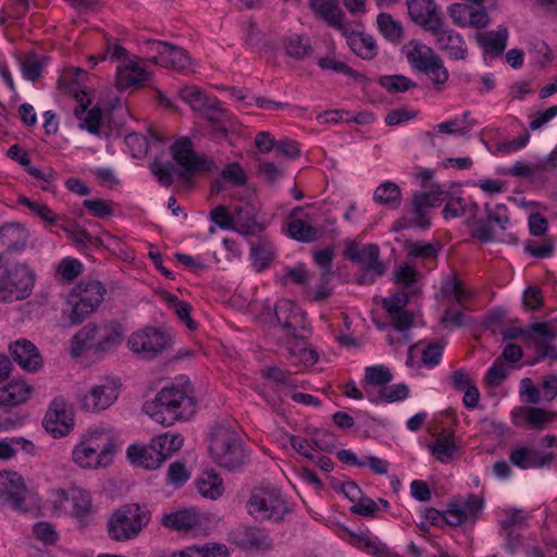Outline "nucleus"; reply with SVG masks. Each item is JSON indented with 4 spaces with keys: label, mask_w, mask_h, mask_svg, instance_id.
<instances>
[{
    "label": "nucleus",
    "mask_w": 557,
    "mask_h": 557,
    "mask_svg": "<svg viewBox=\"0 0 557 557\" xmlns=\"http://www.w3.org/2000/svg\"><path fill=\"white\" fill-rule=\"evenodd\" d=\"M163 49V58L160 59V66L173 69L175 71H185L190 65V58L183 48L169 44L160 46Z\"/></svg>",
    "instance_id": "c756f323"
},
{
    "label": "nucleus",
    "mask_w": 557,
    "mask_h": 557,
    "mask_svg": "<svg viewBox=\"0 0 557 557\" xmlns=\"http://www.w3.org/2000/svg\"><path fill=\"white\" fill-rule=\"evenodd\" d=\"M180 97L183 101L187 102L194 111H199L203 108V103L208 96L196 86H189L180 90Z\"/></svg>",
    "instance_id": "4d7b16f0"
},
{
    "label": "nucleus",
    "mask_w": 557,
    "mask_h": 557,
    "mask_svg": "<svg viewBox=\"0 0 557 557\" xmlns=\"http://www.w3.org/2000/svg\"><path fill=\"white\" fill-rule=\"evenodd\" d=\"M196 486L203 497L210 499L219 498L224 492L223 480L214 470L205 471L196 480Z\"/></svg>",
    "instance_id": "2f4dec72"
},
{
    "label": "nucleus",
    "mask_w": 557,
    "mask_h": 557,
    "mask_svg": "<svg viewBox=\"0 0 557 557\" xmlns=\"http://www.w3.org/2000/svg\"><path fill=\"white\" fill-rule=\"evenodd\" d=\"M274 256L273 246L265 242H260L252 245L250 250V258L253 268L260 272L269 267Z\"/></svg>",
    "instance_id": "37998d69"
},
{
    "label": "nucleus",
    "mask_w": 557,
    "mask_h": 557,
    "mask_svg": "<svg viewBox=\"0 0 557 557\" xmlns=\"http://www.w3.org/2000/svg\"><path fill=\"white\" fill-rule=\"evenodd\" d=\"M210 220L222 230L233 231L235 212L232 214L225 206H218L210 211Z\"/></svg>",
    "instance_id": "bf43d9fd"
},
{
    "label": "nucleus",
    "mask_w": 557,
    "mask_h": 557,
    "mask_svg": "<svg viewBox=\"0 0 557 557\" xmlns=\"http://www.w3.org/2000/svg\"><path fill=\"white\" fill-rule=\"evenodd\" d=\"M527 516L523 515L521 509L509 508L504 511V518L500 520V529L505 530H515L516 527H522L525 524Z\"/></svg>",
    "instance_id": "680f3d73"
},
{
    "label": "nucleus",
    "mask_w": 557,
    "mask_h": 557,
    "mask_svg": "<svg viewBox=\"0 0 557 557\" xmlns=\"http://www.w3.org/2000/svg\"><path fill=\"white\" fill-rule=\"evenodd\" d=\"M119 392L111 384L94 386L87 394L81 398L82 409L89 412H98L110 407L117 398Z\"/></svg>",
    "instance_id": "f3484780"
},
{
    "label": "nucleus",
    "mask_w": 557,
    "mask_h": 557,
    "mask_svg": "<svg viewBox=\"0 0 557 557\" xmlns=\"http://www.w3.org/2000/svg\"><path fill=\"white\" fill-rule=\"evenodd\" d=\"M208 449L212 461L230 472L240 471L250 461V450L239 433L223 422L212 426Z\"/></svg>",
    "instance_id": "f257e3e1"
},
{
    "label": "nucleus",
    "mask_w": 557,
    "mask_h": 557,
    "mask_svg": "<svg viewBox=\"0 0 557 557\" xmlns=\"http://www.w3.org/2000/svg\"><path fill=\"white\" fill-rule=\"evenodd\" d=\"M170 152L181 168L177 170V176L184 181H188L191 174L210 173L218 170L211 158L199 156L194 151L193 143L188 137L176 140L170 147Z\"/></svg>",
    "instance_id": "0eeeda50"
},
{
    "label": "nucleus",
    "mask_w": 557,
    "mask_h": 557,
    "mask_svg": "<svg viewBox=\"0 0 557 557\" xmlns=\"http://www.w3.org/2000/svg\"><path fill=\"white\" fill-rule=\"evenodd\" d=\"M26 492L23 478L18 473H0V503H8L14 509L26 511L23 507Z\"/></svg>",
    "instance_id": "4468645a"
},
{
    "label": "nucleus",
    "mask_w": 557,
    "mask_h": 557,
    "mask_svg": "<svg viewBox=\"0 0 557 557\" xmlns=\"http://www.w3.org/2000/svg\"><path fill=\"white\" fill-rule=\"evenodd\" d=\"M106 294L104 286L99 281L79 282L71 295L89 305L90 309H97Z\"/></svg>",
    "instance_id": "5701e85b"
},
{
    "label": "nucleus",
    "mask_w": 557,
    "mask_h": 557,
    "mask_svg": "<svg viewBox=\"0 0 557 557\" xmlns=\"http://www.w3.org/2000/svg\"><path fill=\"white\" fill-rule=\"evenodd\" d=\"M223 180L232 183L235 186H244L247 182V176L239 163L233 162L226 165L221 173Z\"/></svg>",
    "instance_id": "0e129e2a"
},
{
    "label": "nucleus",
    "mask_w": 557,
    "mask_h": 557,
    "mask_svg": "<svg viewBox=\"0 0 557 557\" xmlns=\"http://www.w3.org/2000/svg\"><path fill=\"white\" fill-rule=\"evenodd\" d=\"M435 37V42L441 51L450 59L465 60L468 55V47L463 38L453 29L444 27V21L436 30L430 32Z\"/></svg>",
    "instance_id": "dca6fc26"
},
{
    "label": "nucleus",
    "mask_w": 557,
    "mask_h": 557,
    "mask_svg": "<svg viewBox=\"0 0 557 557\" xmlns=\"http://www.w3.org/2000/svg\"><path fill=\"white\" fill-rule=\"evenodd\" d=\"M393 380L391 370L385 366H371L367 367L364 371V379L362 381V387L366 396L368 397V391L377 393V389L385 386Z\"/></svg>",
    "instance_id": "7c9ffc66"
},
{
    "label": "nucleus",
    "mask_w": 557,
    "mask_h": 557,
    "mask_svg": "<svg viewBox=\"0 0 557 557\" xmlns=\"http://www.w3.org/2000/svg\"><path fill=\"white\" fill-rule=\"evenodd\" d=\"M317 63L323 70H331L336 73L345 74L352 78L359 77V74L357 71H355L354 69L348 66L346 63H344L342 61H337L332 57L318 58Z\"/></svg>",
    "instance_id": "13d9d810"
},
{
    "label": "nucleus",
    "mask_w": 557,
    "mask_h": 557,
    "mask_svg": "<svg viewBox=\"0 0 557 557\" xmlns=\"http://www.w3.org/2000/svg\"><path fill=\"white\" fill-rule=\"evenodd\" d=\"M10 354L12 359L28 372H36L42 366L37 347L28 339H17L10 346Z\"/></svg>",
    "instance_id": "a211bd4d"
},
{
    "label": "nucleus",
    "mask_w": 557,
    "mask_h": 557,
    "mask_svg": "<svg viewBox=\"0 0 557 557\" xmlns=\"http://www.w3.org/2000/svg\"><path fill=\"white\" fill-rule=\"evenodd\" d=\"M165 528L176 531H189L199 524V517L193 509H183L162 517Z\"/></svg>",
    "instance_id": "cd10ccee"
},
{
    "label": "nucleus",
    "mask_w": 557,
    "mask_h": 557,
    "mask_svg": "<svg viewBox=\"0 0 557 557\" xmlns=\"http://www.w3.org/2000/svg\"><path fill=\"white\" fill-rule=\"evenodd\" d=\"M349 46L358 57L364 60H372L377 53L374 38L364 34H361L356 38H351L349 40Z\"/></svg>",
    "instance_id": "c03bdc74"
},
{
    "label": "nucleus",
    "mask_w": 557,
    "mask_h": 557,
    "mask_svg": "<svg viewBox=\"0 0 557 557\" xmlns=\"http://www.w3.org/2000/svg\"><path fill=\"white\" fill-rule=\"evenodd\" d=\"M98 327V324L88 323L72 337L71 352L74 357L81 356L84 350L94 351V343L97 341Z\"/></svg>",
    "instance_id": "473e14b6"
},
{
    "label": "nucleus",
    "mask_w": 557,
    "mask_h": 557,
    "mask_svg": "<svg viewBox=\"0 0 557 557\" xmlns=\"http://www.w3.org/2000/svg\"><path fill=\"white\" fill-rule=\"evenodd\" d=\"M409 388L406 384L400 383L388 386L387 384L377 389V393L368 391V399L371 403H394L404 400L408 397Z\"/></svg>",
    "instance_id": "f704fd0d"
},
{
    "label": "nucleus",
    "mask_w": 557,
    "mask_h": 557,
    "mask_svg": "<svg viewBox=\"0 0 557 557\" xmlns=\"http://www.w3.org/2000/svg\"><path fill=\"white\" fill-rule=\"evenodd\" d=\"M151 512L146 505L128 503L113 510L108 517L107 532L115 542H127L139 536L149 524Z\"/></svg>",
    "instance_id": "7ed1b4c3"
},
{
    "label": "nucleus",
    "mask_w": 557,
    "mask_h": 557,
    "mask_svg": "<svg viewBox=\"0 0 557 557\" xmlns=\"http://www.w3.org/2000/svg\"><path fill=\"white\" fill-rule=\"evenodd\" d=\"M82 263L76 259H64L58 267L59 274L66 281H73L82 272Z\"/></svg>",
    "instance_id": "774afa93"
},
{
    "label": "nucleus",
    "mask_w": 557,
    "mask_h": 557,
    "mask_svg": "<svg viewBox=\"0 0 557 557\" xmlns=\"http://www.w3.org/2000/svg\"><path fill=\"white\" fill-rule=\"evenodd\" d=\"M334 257V251L332 248H324L321 250H317L313 253L314 262L322 268L321 281L330 282V278L333 274L332 271V261Z\"/></svg>",
    "instance_id": "6e6d98bb"
},
{
    "label": "nucleus",
    "mask_w": 557,
    "mask_h": 557,
    "mask_svg": "<svg viewBox=\"0 0 557 557\" xmlns=\"http://www.w3.org/2000/svg\"><path fill=\"white\" fill-rule=\"evenodd\" d=\"M420 72L426 74L438 90H442L443 86L449 78L448 70L445 67L444 62L440 55L425 67H423Z\"/></svg>",
    "instance_id": "49530a36"
},
{
    "label": "nucleus",
    "mask_w": 557,
    "mask_h": 557,
    "mask_svg": "<svg viewBox=\"0 0 557 557\" xmlns=\"http://www.w3.org/2000/svg\"><path fill=\"white\" fill-rule=\"evenodd\" d=\"M21 69L23 76L32 82H35L39 78L41 71L44 69L42 60L38 59L35 54L26 57L21 62Z\"/></svg>",
    "instance_id": "052dcab7"
},
{
    "label": "nucleus",
    "mask_w": 557,
    "mask_h": 557,
    "mask_svg": "<svg viewBox=\"0 0 557 557\" xmlns=\"http://www.w3.org/2000/svg\"><path fill=\"white\" fill-rule=\"evenodd\" d=\"M233 231L243 235H256L261 226L248 209L236 208Z\"/></svg>",
    "instance_id": "4c0bfd02"
},
{
    "label": "nucleus",
    "mask_w": 557,
    "mask_h": 557,
    "mask_svg": "<svg viewBox=\"0 0 557 557\" xmlns=\"http://www.w3.org/2000/svg\"><path fill=\"white\" fill-rule=\"evenodd\" d=\"M494 224L487 216L476 222L475 228L472 231V236L481 243H491L495 240Z\"/></svg>",
    "instance_id": "69168bd1"
},
{
    "label": "nucleus",
    "mask_w": 557,
    "mask_h": 557,
    "mask_svg": "<svg viewBox=\"0 0 557 557\" xmlns=\"http://www.w3.org/2000/svg\"><path fill=\"white\" fill-rule=\"evenodd\" d=\"M289 236L299 242H313L318 238V230L302 220H293L288 224Z\"/></svg>",
    "instance_id": "de8ad7c7"
},
{
    "label": "nucleus",
    "mask_w": 557,
    "mask_h": 557,
    "mask_svg": "<svg viewBox=\"0 0 557 557\" xmlns=\"http://www.w3.org/2000/svg\"><path fill=\"white\" fill-rule=\"evenodd\" d=\"M530 54L534 63L540 67L547 66L554 59L549 46L543 40L531 42Z\"/></svg>",
    "instance_id": "603ef678"
},
{
    "label": "nucleus",
    "mask_w": 557,
    "mask_h": 557,
    "mask_svg": "<svg viewBox=\"0 0 557 557\" xmlns=\"http://www.w3.org/2000/svg\"><path fill=\"white\" fill-rule=\"evenodd\" d=\"M149 169L162 186L170 187L173 185V173H177V170L172 162H161L159 160H154L150 164Z\"/></svg>",
    "instance_id": "09e8293b"
},
{
    "label": "nucleus",
    "mask_w": 557,
    "mask_h": 557,
    "mask_svg": "<svg viewBox=\"0 0 557 557\" xmlns=\"http://www.w3.org/2000/svg\"><path fill=\"white\" fill-rule=\"evenodd\" d=\"M283 44L286 54L296 60H302L312 53V47L308 37L294 35L283 39Z\"/></svg>",
    "instance_id": "58836bf2"
},
{
    "label": "nucleus",
    "mask_w": 557,
    "mask_h": 557,
    "mask_svg": "<svg viewBox=\"0 0 557 557\" xmlns=\"http://www.w3.org/2000/svg\"><path fill=\"white\" fill-rule=\"evenodd\" d=\"M27 240L26 231L16 223L0 227V248L8 252L24 249Z\"/></svg>",
    "instance_id": "b1692460"
},
{
    "label": "nucleus",
    "mask_w": 557,
    "mask_h": 557,
    "mask_svg": "<svg viewBox=\"0 0 557 557\" xmlns=\"http://www.w3.org/2000/svg\"><path fill=\"white\" fill-rule=\"evenodd\" d=\"M430 449L432 455L441 462H449L457 449L454 433L448 429L443 430L430 446Z\"/></svg>",
    "instance_id": "72a5a7b5"
},
{
    "label": "nucleus",
    "mask_w": 557,
    "mask_h": 557,
    "mask_svg": "<svg viewBox=\"0 0 557 557\" xmlns=\"http://www.w3.org/2000/svg\"><path fill=\"white\" fill-rule=\"evenodd\" d=\"M379 84L386 89L387 92L395 95L405 92L417 87V84L404 75H385L379 77Z\"/></svg>",
    "instance_id": "a18cd8bd"
},
{
    "label": "nucleus",
    "mask_w": 557,
    "mask_h": 557,
    "mask_svg": "<svg viewBox=\"0 0 557 557\" xmlns=\"http://www.w3.org/2000/svg\"><path fill=\"white\" fill-rule=\"evenodd\" d=\"M403 52L410 66L418 72L438 57L431 47L418 40H410L403 47Z\"/></svg>",
    "instance_id": "412c9836"
},
{
    "label": "nucleus",
    "mask_w": 557,
    "mask_h": 557,
    "mask_svg": "<svg viewBox=\"0 0 557 557\" xmlns=\"http://www.w3.org/2000/svg\"><path fill=\"white\" fill-rule=\"evenodd\" d=\"M309 5L317 18L337 30H346L343 24L344 12L338 7L337 0H309Z\"/></svg>",
    "instance_id": "6ab92c4d"
},
{
    "label": "nucleus",
    "mask_w": 557,
    "mask_h": 557,
    "mask_svg": "<svg viewBox=\"0 0 557 557\" xmlns=\"http://www.w3.org/2000/svg\"><path fill=\"white\" fill-rule=\"evenodd\" d=\"M447 196L448 193L435 185H432L429 191L414 193L408 211L410 221L420 228H429V210L441 206Z\"/></svg>",
    "instance_id": "9b49d317"
},
{
    "label": "nucleus",
    "mask_w": 557,
    "mask_h": 557,
    "mask_svg": "<svg viewBox=\"0 0 557 557\" xmlns=\"http://www.w3.org/2000/svg\"><path fill=\"white\" fill-rule=\"evenodd\" d=\"M409 297L404 292H398L389 297L383 299L382 305L386 310L387 314L397 313L400 310H404L408 304Z\"/></svg>",
    "instance_id": "338daca9"
},
{
    "label": "nucleus",
    "mask_w": 557,
    "mask_h": 557,
    "mask_svg": "<svg viewBox=\"0 0 557 557\" xmlns=\"http://www.w3.org/2000/svg\"><path fill=\"white\" fill-rule=\"evenodd\" d=\"M235 539L238 545L247 549H260L269 544L265 533L262 530L252 527H245L237 530Z\"/></svg>",
    "instance_id": "e433bc0d"
},
{
    "label": "nucleus",
    "mask_w": 557,
    "mask_h": 557,
    "mask_svg": "<svg viewBox=\"0 0 557 557\" xmlns=\"http://www.w3.org/2000/svg\"><path fill=\"white\" fill-rule=\"evenodd\" d=\"M69 304L71 305V309L67 313V318L72 325L81 324L89 314L96 310L90 309L89 305L81 301L73 295H70Z\"/></svg>",
    "instance_id": "3c124183"
},
{
    "label": "nucleus",
    "mask_w": 557,
    "mask_h": 557,
    "mask_svg": "<svg viewBox=\"0 0 557 557\" xmlns=\"http://www.w3.org/2000/svg\"><path fill=\"white\" fill-rule=\"evenodd\" d=\"M170 152L181 168L177 170V176L184 181H188L191 174L210 173L218 170L211 158L199 156L194 151L193 143L188 137L176 140L170 147Z\"/></svg>",
    "instance_id": "6e6552de"
},
{
    "label": "nucleus",
    "mask_w": 557,
    "mask_h": 557,
    "mask_svg": "<svg viewBox=\"0 0 557 557\" xmlns=\"http://www.w3.org/2000/svg\"><path fill=\"white\" fill-rule=\"evenodd\" d=\"M475 38L478 44L484 49L485 53L499 57L506 49L508 32L506 28L497 32H479Z\"/></svg>",
    "instance_id": "bb28decb"
},
{
    "label": "nucleus",
    "mask_w": 557,
    "mask_h": 557,
    "mask_svg": "<svg viewBox=\"0 0 557 557\" xmlns=\"http://www.w3.org/2000/svg\"><path fill=\"white\" fill-rule=\"evenodd\" d=\"M127 457L133 465L148 470L157 469L163 462L162 455L152 444L148 446L131 445L127 449Z\"/></svg>",
    "instance_id": "4be33fe9"
},
{
    "label": "nucleus",
    "mask_w": 557,
    "mask_h": 557,
    "mask_svg": "<svg viewBox=\"0 0 557 557\" xmlns=\"http://www.w3.org/2000/svg\"><path fill=\"white\" fill-rule=\"evenodd\" d=\"M150 74L143 67L129 62L124 67H117L116 88L127 89L132 86L141 85L149 79Z\"/></svg>",
    "instance_id": "a878e982"
},
{
    "label": "nucleus",
    "mask_w": 557,
    "mask_h": 557,
    "mask_svg": "<svg viewBox=\"0 0 557 557\" xmlns=\"http://www.w3.org/2000/svg\"><path fill=\"white\" fill-rule=\"evenodd\" d=\"M248 512L258 519L282 520L288 511L280 491L269 487L256 488L248 503Z\"/></svg>",
    "instance_id": "9d476101"
},
{
    "label": "nucleus",
    "mask_w": 557,
    "mask_h": 557,
    "mask_svg": "<svg viewBox=\"0 0 557 557\" xmlns=\"http://www.w3.org/2000/svg\"><path fill=\"white\" fill-rule=\"evenodd\" d=\"M122 329L115 322H106L99 324L98 336L94 343V352L103 354L116 348L122 341Z\"/></svg>",
    "instance_id": "aec40b11"
},
{
    "label": "nucleus",
    "mask_w": 557,
    "mask_h": 557,
    "mask_svg": "<svg viewBox=\"0 0 557 557\" xmlns=\"http://www.w3.org/2000/svg\"><path fill=\"white\" fill-rule=\"evenodd\" d=\"M70 92L78 102V106L74 109V115L79 120L78 126L83 129H87L91 134H99L102 110L100 108H92L87 111V108L90 104V99L88 98L87 92L79 89L78 86L71 88Z\"/></svg>",
    "instance_id": "ddd939ff"
},
{
    "label": "nucleus",
    "mask_w": 557,
    "mask_h": 557,
    "mask_svg": "<svg viewBox=\"0 0 557 557\" xmlns=\"http://www.w3.org/2000/svg\"><path fill=\"white\" fill-rule=\"evenodd\" d=\"M298 307L288 299H281L274 307L276 325L282 326L288 335L297 337L296 326L293 320L296 319Z\"/></svg>",
    "instance_id": "c85d7f7f"
},
{
    "label": "nucleus",
    "mask_w": 557,
    "mask_h": 557,
    "mask_svg": "<svg viewBox=\"0 0 557 557\" xmlns=\"http://www.w3.org/2000/svg\"><path fill=\"white\" fill-rule=\"evenodd\" d=\"M35 273L26 264L0 268V300L13 302L27 298L35 284Z\"/></svg>",
    "instance_id": "39448f33"
},
{
    "label": "nucleus",
    "mask_w": 557,
    "mask_h": 557,
    "mask_svg": "<svg viewBox=\"0 0 557 557\" xmlns=\"http://www.w3.org/2000/svg\"><path fill=\"white\" fill-rule=\"evenodd\" d=\"M53 504L54 508L75 518L82 528L88 527L94 521L96 508L89 492L85 490L76 486L57 490Z\"/></svg>",
    "instance_id": "423d86ee"
},
{
    "label": "nucleus",
    "mask_w": 557,
    "mask_h": 557,
    "mask_svg": "<svg viewBox=\"0 0 557 557\" xmlns=\"http://www.w3.org/2000/svg\"><path fill=\"white\" fill-rule=\"evenodd\" d=\"M173 345L172 336L153 326H147L131 334L127 346L143 359H153Z\"/></svg>",
    "instance_id": "1a4fd4ad"
},
{
    "label": "nucleus",
    "mask_w": 557,
    "mask_h": 557,
    "mask_svg": "<svg viewBox=\"0 0 557 557\" xmlns=\"http://www.w3.org/2000/svg\"><path fill=\"white\" fill-rule=\"evenodd\" d=\"M382 35L392 42H399L404 36L403 26L388 13H380L376 18Z\"/></svg>",
    "instance_id": "ea45409f"
},
{
    "label": "nucleus",
    "mask_w": 557,
    "mask_h": 557,
    "mask_svg": "<svg viewBox=\"0 0 557 557\" xmlns=\"http://www.w3.org/2000/svg\"><path fill=\"white\" fill-rule=\"evenodd\" d=\"M183 442L184 440L180 434L170 435L169 433H164L153 438L151 444L156 446L157 451H160L163 461H165L175 451L181 449Z\"/></svg>",
    "instance_id": "a19ab883"
},
{
    "label": "nucleus",
    "mask_w": 557,
    "mask_h": 557,
    "mask_svg": "<svg viewBox=\"0 0 557 557\" xmlns=\"http://www.w3.org/2000/svg\"><path fill=\"white\" fill-rule=\"evenodd\" d=\"M380 249L375 244H368L360 249V255L356 259V263H360L363 268L374 270L376 274H384V265L379 261Z\"/></svg>",
    "instance_id": "79ce46f5"
},
{
    "label": "nucleus",
    "mask_w": 557,
    "mask_h": 557,
    "mask_svg": "<svg viewBox=\"0 0 557 557\" xmlns=\"http://www.w3.org/2000/svg\"><path fill=\"white\" fill-rule=\"evenodd\" d=\"M84 208L96 218L104 219L113 214V210L110 205L103 199H85L83 201Z\"/></svg>",
    "instance_id": "e2e57ef3"
},
{
    "label": "nucleus",
    "mask_w": 557,
    "mask_h": 557,
    "mask_svg": "<svg viewBox=\"0 0 557 557\" xmlns=\"http://www.w3.org/2000/svg\"><path fill=\"white\" fill-rule=\"evenodd\" d=\"M203 108L198 112L211 122H220L224 119L226 110L223 108L222 102L214 97H207Z\"/></svg>",
    "instance_id": "5fc2aeb1"
},
{
    "label": "nucleus",
    "mask_w": 557,
    "mask_h": 557,
    "mask_svg": "<svg viewBox=\"0 0 557 557\" xmlns=\"http://www.w3.org/2000/svg\"><path fill=\"white\" fill-rule=\"evenodd\" d=\"M373 199L377 203L394 210L400 207L401 190L397 184L385 182L376 187Z\"/></svg>",
    "instance_id": "c9c22d12"
},
{
    "label": "nucleus",
    "mask_w": 557,
    "mask_h": 557,
    "mask_svg": "<svg viewBox=\"0 0 557 557\" xmlns=\"http://www.w3.org/2000/svg\"><path fill=\"white\" fill-rule=\"evenodd\" d=\"M115 446L106 432H94L82 438L72 453L75 463L82 468L107 467L111 463Z\"/></svg>",
    "instance_id": "20e7f679"
},
{
    "label": "nucleus",
    "mask_w": 557,
    "mask_h": 557,
    "mask_svg": "<svg viewBox=\"0 0 557 557\" xmlns=\"http://www.w3.org/2000/svg\"><path fill=\"white\" fill-rule=\"evenodd\" d=\"M524 419L530 426L534 429H543L545 424L554 419V413L539 407H525L523 409Z\"/></svg>",
    "instance_id": "8fccbe9b"
},
{
    "label": "nucleus",
    "mask_w": 557,
    "mask_h": 557,
    "mask_svg": "<svg viewBox=\"0 0 557 557\" xmlns=\"http://www.w3.org/2000/svg\"><path fill=\"white\" fill-rule=\"evenodd\" d=\"M33 388L24 382L12 381L0 388V405L3 407H15L25 403Z\"/></svg>",
    "instance_id": "393cba45"
},
{
    "label": "nucleus",
    "mask_w": 557,
    "mask_h": 557,
    "mask_svg": "<svg viewBox=\"0 0 557 557\" xmlns=\"http://www.w3.org/2000/svg\"><path fill=\"white\" fill-rule=\"evenodd\" d=\"M144 408L156 422L170 426L178 420L188 419L194 413L195 400L185 389L170 386L162 388L154 403L145 404Z\"/></svg>",
    "instance_id": "f03ea898"
},
{
    "label": "nucleus",
    "mask_w": 557,
    "mask_h": 557,
    "mask_svg": "<svg viewBox=\"0 0 557 557\" xmlns=\"http://www.w3.org/2000/svg\"><path fill=\"white\" fill-rule=\"evenodd\" d=\"M508 368L502 358H497L484 376V383L490 387H498L507 377Z\"/></svg>",
    "instance_id": "864d4df0"
},
{
    "label": "nucleus",
    "mask_w": 557,
    "mask_h": 557,
    "mask_svg": "<svg viewBox=\"0 0 557 557\" xmlns=\"http://www.w3.org/2000/svg\"><path fill=\"white\" fill-rule=\"evenodd\" d=\"M74 424L72 413L66 410V406L62 400H53L48 409L42 425L53 437L66 435Z\"/></svg>",
    "instance_id": "2eb2a0df"
},
{
    "label": "nucleus",
    "mask_w": 557,
    "mask_h": 557,
    "mask_svg": "<svg viewBox=\"0 0 557 557\" xmlns=\"http://www.w3.org/2000/svg\"><path fill=\"white\" fill-rule=\"evenodd\" d=\"M408 14L423 29L436 30L444 21L434 0H407Z\"/></svg>",
    "instance_id": "f8f14e48"
}]
</instances>
